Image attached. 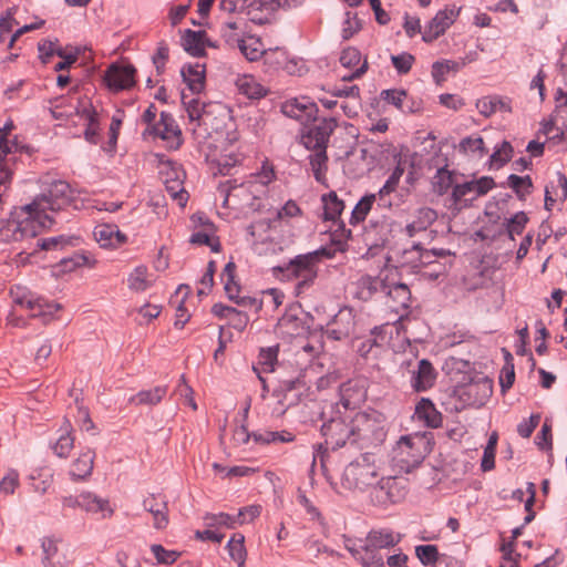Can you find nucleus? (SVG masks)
I'll return each mask as SVG.
<instances>
[{
	"mask_svg": "<svg viewBox=\"0 0 567 567\" xmlns=\"http://www.w3.org/2000/svg\"><path fill=\"white\" fill-rule=\"evenodd\" d=\"M377 195L374 194H368L364 195L354 206V208L351 212V218L350 223L352 225H357L361 221H363L369 212L372 209L373 205L375 204Z\"/></svg>",
	"mask_w": 567,
	"mask_h": 567,
	"instance_id": "nucleus-46",
	"label": "nucleus"
},
{
	"mask_svg": "<svg viewBox=\"0 0 567 567\" xmlns=\"http://www.w3.org/2000/svg\"><path fill=\"white\" fill-rule=\"evenodd\" d=\"M346 548L363 567H385L383 557L369 555L365 539H347Z\"/></svg>",
	"mask_w": 567,
	"mask_h": 567,
	"instance_id": "nucleus-27",
	"label": "nucleus"
},
{
	"mask_svg": "<svg viewBox=\"0 0 567 567\" xmlns=\"http://www.w3.org/2000/svg\"><path fill=\"white\" fill-rule=\"evenodd\" d=\"M415 555L425 566H432L439 558V551L435 545H420L415 547Z\"/></svg>",
	"mask_w": 567,
	"mask_h": 567,
	"instance_id": "nucleus-59",
	"label": "nucleus"
},
{
	"mask_svg": "<svg viewBox=\"0 0 567 567\" xmlns=\"http://www.w3.org/2000/svg\"><path fill=\"white\" fill-rule=\"evenodd\" d=\"M275 179V172L271 165L264 164L261 171L251 176V179L241 183L240 185H234L229 188V196L240 197L248 193L252 198H257L258 194L264 192V188Z\"/></svg>",
	"mask_w": 567,
	"mask_h": 567,
	"instance_id": "nucleus-14",
	"label": "nucleus"
},
{
	"mask_svg": "<svg viewBox=\"0 0 567 567\" xmlns=\"http://www.w3.org/2000/svg\"><path fill=\"white\" fill-rule=\"evenodd\" d=\"M235 262L229 261L225 265L220 274V279L224 282L225 292L227 297L233 301H236V299L239 297V285L235 281Z\"/></svg>",
	"mask_w": 567,
	"mask_h": 567,
	"instance_id": "nucleus-42",
	"label": "nucleus"
},
{
	"mask_svg": "<svg viewBox=\"0 0 567 567\" xmlns=\"http://www.w3.org/2000/svg\"><path fill=\"white\" fill-rule=\"evenodd\" d=\"M94 238L102 248H117L126 243L127 237L116 225L101 224L94 228Z\"/></svg>",
	"mask_w": 567,
	"mask_h": 567,
	"instance_id": "nucleus-24",
	"label": "nucleus"
},
{
	"mask_svg": "<svg viewBox=\"0 0 567 567\" xmlns=\"http://www.w3.org/2000/svg\"><path fill=\"white\" fill-rule=\"evenodd\" d=\"M458 152L466 156L482 158L487 154L484 140L477 135L466 136L458 144Z\"/></svg>",
	"mask_w": 567,
	"mask_h": 567,
	"instance_id": "nucleus-36",
	"label": "nucleus"
},
{
	"mask_svg": "<svg viewBox=\"0 0 567 567\" xmlns=\"http://www.w3.org/2000/svg\"><path fill=\"white\" fill-rule=\"evenodd\" d=\"M183 176L184 172L181 168L172 167L164 179L166 192L181 207H184L188 200V193L183 185Z\"/></svg>",
	"mask_w": 567,
	"mask_h": 567,
	"instance_id": "nucleus-25",
	"label": "nucleus"
},
{
	"mask_svg": "<svg viewBox=\"0 0 567 567\" xmlns=\"http://www.w3.org/2000/svg\"><path fill=\"white\" fill-rule=\"evenodd\" d=\"M265 63L272 69H287L288 70V52L284 48L266 49L264 53Z\"/></svg>",
	"mask_w": 567,
	"mask_h": 567,
	"instance_id": "nucleus-50",
	"label": "nucleus"
},
{
	"mask_svg": "<svg viewBox=\"0 0 567 567\" xmlns=\"http://www.w3.org/2000/svg\"><path fill=\"white\" fill-rule=\"evenodd\" d=\"M386 267L380 271L377 277L369 275L362 276L355 284V297L362 301L373 298L377 292H383L385 288Z\"/></svg>",
	"mask_w": 567,
	"mask_h": 567,
	"instance_id": "nucleus-22",
	"label": "nucleus"
},
{
	"mask_svg": "<svg viewBox=\"0 0 567 567\" xmlns=\"http://www.w3.org/2000/svg\"><path fill=\"white\" fill-rule=\"evenodd\" d=\"M391 61L398 73L406 74L412 69L415 59L412 54L403 52L398 55H392Z\"/></svg>",
	"mask_w": 567,
	"mask_h": 567,
	"instance_id": "nucleus-63",
	"label": "nucleus"
},
{
	"mask_svg": "<svg viewBox=\"0 0 567 567\" xmlns=\"http://www.w3.org/2000/svg\"><path fill=\"white\" fill-rule=\"evenodd\" d=\"M334 117L322 118L319 123L308 127L301 134V144L309 151V164L313 173V177L318 183L326 182L328 171L327 147L331 134L337 127Z\"/></svg>",
	"mask_w": 567,
	"mask_h": 567,
	"instance_id": "nucleus-1",
	"label": "nucleus"
},
{
	"mask_svg": "<svg viewBox=\"0 0 567 567\" xmlns=\"http://www.w3.org/2000/svg\"><path fill=\"white\" fill-rule=\"evenodd\" d=\"M204 35L203 31L185 30L182 37L184 50L194 56L203 55L205 53Z\"/></svg>",
	"mask_w": 567,
	"mask_h": 567,
	"instance_id": "nucleus-35",
	"label": "nucleus"
},
{
	"mask_svg": "<svg viewBox=\"0 0 567 567\" xmlns=\"http://www.w3.org/2000/svg\"><path fill=\"white\" fill-rule=\"evenodd\" d=\"M493 393V381L481 377L458 390L462 402L468 406H483Z\"/></svg>",
	"mask_w": 567,
	"mask_h": 567,
	"instance_id": "nucleus-11",
	"label": "nucleus"
},
{
	"mask_svg": "<svg viewBox=\"0 0 567 567\" xmlns=\"http://www.w3.org/2000/svg\"><path fill=\"white\" fill-rule=\"evenodd\" d=\"M205 520L208 526H225L227 528H235L238 524L236 516L226 513L207 514Z\"/></svg>",
	"mask_w": 567,
	"mask_h": 567,
	"instance_id": "nucleus-61",
	"label": "nucleus"
},
{
	"mask_svg": "<svg viewBox=\"0 0 567 567\" xmlns=\"http://www.w3.org/2000/svg\"><path fill=\"white\" fill-rule=\"evenodd\" d=\"M152 133L162 140H178L181 136V130L176 125L174 117L166 112L161 113V118L153 125Z\"/></svg>",
	"mask_w": 567,
	"mask_h": 567,
	"instance_id": "nucleus-32",
	"label": "nucleus"
},
{
	"mask_svg": "<svg viewBox=\"0 0 567 567\" xmlns=\"http://www.w3.org/2000/svg\"><path fill=\"white\" fill-rule=\"evenodd\" d=\"M393 329L398 331L396 322L393 324L386 322L384 324L374 327L371 331L370 340L377 348H381L389 343Z\"/></svg>",
	"mask_w": 567,
	"mask_h": 567,
	"instance_id": "nucleus-52",
	"label": "nucleus"
},
{
	"mask_svg": "<svg viewBox=\"0 0 567 567\" xmlns=\"http://www.w3.org/2000/svg\"><path fill=\"white\" fill-rule=\"evenodd\" d=\"M435 379L436 372L433 364L427 359H422L412 370L411 386L416 392H423L434 385Z\"/></svg>",
	"mask_w": 567,
	"mask_h": 567,
	"instance_id": "nucleus-23",
	"label": "nucleus"
},
{
	"mask_svg": "<svg viewBox=\"0 0 567 567\" xmlns=\"http://www.w3.org/2000/svg\"><path fill=\"white\" fill-rule=\"evenodd\" d=\"M151 551L156 558L157 564L166 566L174 564L182 555L181 551L168 550L159 544H153L151 546Z\"/></svg>",
	"mask_w": 567,
	"mask_h": 567,
	"instance_id": "nucleus-55",
	"label": "nucleus"
},
{
	"mask_svg": "<svg viewBox=\"0 0 567 567\" xmlns=\"http://www.w3.org/2000/svg\"><path fill=\"white\" fill-rule=\"evenodd\" d=\"M365 539L370 556L383 557L381 549L394 547L401 540V535L389 528L371 529Z\"/></svg>",
	"mask_w": 567,
	"mask_h": 567,
	"instance_id": "nucleus-19",
	"label": "nucleus"
},
{
	"mask_svg": "<svg viewBox=\"0 0 567 567\" xmlns=\"http://www.w3.org/2000/svg\"><path fill=\"white\" fill-rule=\"evenodd\" d=\"M513 155V146L509 142L503 141L502 144L495 148L493 154L491 155L492 163L497 164L498 166L505 165L511 161Z\"/></svg>",
	"mask_w": 567,
	"mask_h": 567,
	"instance_id": "nucleus-62",
	"label": "nucleus"
},
{
	"mask_svg": "<svg viewBox=\"0 0 567 567\" xmlns=\"http://www.w3.org/2000/svg\"><path fill=\"white\" fill-rule=\"evenodd\" d=\"M238 91L249 99H261L267 94V89L252 75H241L236 80Z\"/></svg>",
	"mask_w": 567,
	"mask_h": 567,
	"instance_id": "nucleus-34",
	"label": "nucleus"
},
{
	"mask_svg": "<svg viewBox=\"0 0 567 567\" xmlns=\"http://www.w3.org/2000/svg\"><path fill=\"white\" fill-rule=\"evenodd\" d=\"M278 357V347L261 349L258 355V364L262 372H272Z\"/></svg>",
	"mask_w": 567,
	"mask_h": 567,
	"instance_id": "nucleus-57",
	"label": "nucleus"
},
{
	"mask_svg": "<svg viewBox=\"0 0 567 567\" xmlns=\"http://www.w3.org/2000/svg\"><path fill=\"white\" fill-rule=\"evenodd\" d=\"M167 388L164 385L155 386L151 390H142L135 395L130 398V403L136 405H156L166 395Z\"/></svg>",
	"mask_w": 567,
	"mask_h": 567,
	"instance_id": "nucleus-38",
	"label": "nucleus"
},
{
	"mask_svg": "<svg viewBox=\"0 0 567 567\" xmlns=\"http://www.w3.org/2000/svg\"><path fill=\"white\" fill-rule=\"evenodd\" d=\"M383 280L385 281L383 293L388 297V306L395 313H400L398 321H401L411 305L410 288L402 281L399 267H386V276Z\"/></svg>",
	"mask_w": 567,
	"mask_h": 567,
	"instance_id": "nucleus-8",
	"label": "nucleus"
},
{
	"mask_svg": "<svg viewBox=\"0 0 567 567\" xmlns=\"http://www.w3.org/2000/svg\"><path fill=\"white\" fill-rule=\"evenodd\" d=\"M495 182L489 176H483L480 179L457 184L453 187L452 198L455 203L462 200H474L475 198L487 194L494 188Z\"/></svg>",
	"mask_w": 567,
	"mask_h": 567,
	"instance_id": "nucleus-17",
	"label": "nucleus"
},
{
	"mask_svg": "<svg viewBox=\"0 0 567 567\" xmlns=\"http://www.w3.org/2000/svg\"><path fill=\"white\" fill-rule=\"evenodd\" d=\"M64 424L65 426L61 429L62 433L60 434L56 442L52 445L54 454L62 458L68 457L74 446V437L71 433V424L68 421H65Z\"/></svg>",
	"mask_w": 567,
	"mask_h": 567,
	"instance_id": "nucleus-41",
	"label": "nucleus"
},
{
	"mask_svg": "<svg viewBox=\"0 0 567 567\" xmlns=\"http://www.w3.org/2000/svg\"><path fill=\"white\" fill-rule=\"evenodd\" d=\"M527 223L528 217L524 212H518L513 215L506 223V231L509 239L515 240V235H520Z\"/></svg>",
	"mask_w": 567,
	"mask_h": 567,
	"instance_id": "nucleus-54",
	"label": "nucleus"
},
{
	"mask_svg": "<svg viewBox=\"0 0 567 567\" xmlns=\"http://www.w3.org/2000/svg\"><path fill=\"white\" fill-rule=\"evenodd\" d=\"M457 14L458 10L453 8H445L444 10H440L425 27L422 33L423 41L430 43L436 40L455 21Z\"/></svg>",
	"mask_w": 567,
	"mask_h": 567,
	"instance_id": "nucleus-20",
	"label": "nucleus"
},
{
	"mask_svg": "<svg viewBox=\"0 0 567 567\" xmlns=\"http://www.w3.org/2000/svg\"><path fill=\"white\" fill-rule=\"evenodd\" d=\"M324 220H336L342 213L344 204L334 192L322 196Z\"/></svg>",
	"mask_w": 567,
	"mask_h": 567,
	"instance_id": "nucleus-44",
	"label": "nucleus"
},
{
	"mask_svg": "<svg viewBox=\"0 0 567 567\" xmlns=\"http://www.w3.org/2000/svg\"><path fill=\"white\" fill-rule=\"evenodd\" d=\"M220 35L229 47H236L241 39L236 22H226L220 29Z\"/></svg>",
	"mask_w": 567,
	"mask_h": 567,
	"instance_id": "nucleus-64",
	"label": "nucleus"
},
{
	"mask_svg": "<svg viewBox=\"0 0 567 567\" xmlns=\"http://www.w3.org/2000/svg\"><path fill=\"white\" fill-rule=\"evenodd\" d=\"M277 334L287 342L308 339L310 327L303 318L286 312L277 322Z\"/></svg>",
	"mask_w": 567,
	"mask_h": 567,
	"instance_id": "nucleus-13",
	"label": "nucleus"
},
{
	"mask_svg": "<svg viewBox=\"0 0 567 567\" xmlns=\"http://www.w3.org/2000/svg\"><path fill=\"white\" fill-rule=\"evenodd\" d=\"M85 118L87 121V125L84 132L85 140L90 143L95 144L97 132H99V115L97 112L91 107L84 110Z\"/></svg>",
	"mask_w": 567,
	"mask_h": 567,
	"instance_id": "nucleus-56",
	"label": "nucleus"
},
{
	"mask_svg": "<svg viewBox=\"0 0 567 567\" xmlns=\"http://www.w3.org/2000/svg\"><path fill=\"white\" fill-rule=\"evenodd\" d=\"M302 1L303 0H223L220 2V9L227 12H235L247 8L262 10L269 7L271 10H275L276 8L298 7Z\"/></svg>",
	"mask_w": 567,
	"mask_h": 567,
	"instance_id": "nucleus-18",
	"label": "nucleus"
},
{
	"mask_svg": "<svg viewBox=\"0 0 567 567\" xmlns=\"http://www.w3.org/2000/svg\"><path fill=\"white\" fill-rule=\"evenodd\" d=\"M252 437L255 442L269 444V443H287L292 442L295 436L288 431L272 432V431H260L254 432Z\"/></svg>",
	"mask_w": 567,
	"mask_h": 567,
	"instance_id": "nucleus-51",
	"label": "nucleus"
},
{
	"mask_svg": "<svg viewBox=\"0 0 567 567\" xmlns=\"http://www.w3.org/2000/svg\"><path fill=\"white\" fill-rule=\"evenodd\" d=\"M466 65V61H452V60H444V61H436L432 65V76L434 81L440 84L445 80V75L450 72H457L463 66Z\"/></svg>",
	"mask_w": 567,
	"mask_h": 567,
	"instance_id": "nucleus-47",
	"label": "nucleus"
},
{
	"mask_svg": "<svg viewBox=\"0 0 567 567\" xmlns=\"http://www.w3.org/2000/svg\"><path fill=\"white\" fill-rule=\"evenodd\" d=\"M355 329V315L352 308L343 307L328 322L324 334L328 339L341 341L348 339Z\"/></svg>",
	"mask_w": 567,
	"mask_h": 567,
	"instance_id": "nucleus-12",
	"label": "nucleus"
},
{
	"mask_svg": "<svg viewBox=\"0 0 567 567\" xmlns=\"http://www.w3.org/2000/svg\"><path fill=\"white\" fill-rule=\"evenodd\" d=\"M420 244H414L411 248L404 249L401 254L400 266L410 267L413 272L420 271Z\"/></svg>",
	"mask_w": 567,
	"mask_h": 567,
	"instance_id": "nucleus-53",
	"label": "nucleus"
},
{
	"mask_svg": "<svg viewBox=\"0 0 567 567\" xmlns=\"http://www.w3.org/2000/svg\"><path fill=\"white\" fill-rule=\"evenodd\" d=\"M181 74L193 94L200 93L205 87V65L202 63L187 64L182 68Z\"/></svg>",
	"mask_w": 567,
	"mask_h": 567,
	"instance_id": "nucleus-29",
	"label": "nucleus"
},
{
	"mask_svg": "<svg viewBox=\"0 0 567 567\" xmlns=\"http://www.w3.org/2000/svg\"><path fill=\"white\" fill-rule=\"evenodd\" d=\"M386 437L384 415L378 411L358 412L352 417V445L361 450L377 447Z\"/></svg>",
	"mask_w": 567,
	"mask_h": 567,
	"instance_id": "nucleus-5",
	"label": "nucleus"
},
{
	"mask_svg": "<svg viewBox=\"0 0 567 567\" xmlns=\"http://www.w3.org/2000/svg\"><path fill=\"white\" fill-rule=\"evenodd\" d=\"M341 484L349 491H364L369 487L379 486L380 489H391L395 484L392 477H380L377 466L370 463L369 454L362 455L348 464L341 477Z\"/></svg>",
	"mask_w": 567,
	"mask_h": 567,
	"instance_id": "nucleus-4",
	"label": "nucleus"
},
{
	"mask_svg": "<svg viewBox=\"0 0 567 567\" xmlns=\"http://www.w3.org/2000/svg\"><path fill=\"white\" fill-rule=\"evenodd\" d=\"M414 416L429 427L436 429L442 424V414L430 399H421L415 406Z\"/></svg>",
	"mask_w": 567,
	"mask_h": 567,
	"instance_id": "nucleus-31",
	"label": "nucleus"
},
{
	"mask_svg": "<svg viewBox=\"0 0 567 567\" xmlns=\"http://www.w3.org/2000/svg\"><path fill=\"white\" fill-rule=\"evenodd\" d=\"M476 109L484 117H489L496 112H511V100L499 95L484 96L476 102Z\"/></svg>",
	"mask_w": 567,
	"mask_h": 567,
	"instance_id": "nucleus-30",
	"label": "nucleus"
},
{
	"mask_svg": "<svg viewBox=\"0 0 567 567\" xmlns=\"http://www.w3.org/2000/svg\"><path fill=\"white\" fill-rule=\"evenodd\" d=\"M425 440L419 435L401 436L392 449L391 460L393 466L400 472L410 473L417 467L427 454Z\"/></svg>",
	"mask_w": 567,
	"mask_h": 567,
	"instance_id": "nucleus-7",
	"label": "nucleus"
},
{
	"mask_svg": "<svg viewBox=\"0 0 567 567\" xmlns=\"http://www.w3.org/2000/svg\"><path fill=\"white\" fill-rule=\"evenodd\" d=\"M30 206L16 207L7 219H0V243L11 244L35 237L50 227L48 218L38 219Z\"/></svg>",
	"mask_w": 567,
	"mask_h": 567,
	"instance_id": "nucleus-3",
	"label": "nucleus"
},
{
	"mask_svg": "<svg viewBox=\"0 0 567 567\" xmlns=\"http://www.w3.org/2000/svg\"><path fill=\"white\" fill-rule=\"evenodd\" d=\"M136 70L132 64H111L104 74L107 87L113 92L128 90L135 84Z\"/></svg>",
	"mask_w": 567,
	"mask_h": 567,
	"instance_id": "nucleus-15",
	"label": "nucleus"
},
{
	"mask_svg": "<svg viewBox=\"0 0 567 567\" xmlns=\"http://www.w3.org/2000/svg\"><path fill=\"white\" fill-rule=\"evenodd\" d=\"M42 549H43V564L51 565L53 567H64L71 560L66 557L58 556V543L53 538H44L42 540Z\"/></svg>",
	"mask_w": 567,
	"mask_h": 567,
	"instance_id": "nucleus-40",
	"label": "nucleus"
},
{
	"mask_svg": "<svg viewBox=\"0 0 567 567\" xmlns=\"http://www.w3.org/2000/svg\"><path fill=\"white\" fill-rule=\"evenodd\" d=\"M434 189L439 195H444L453 185V176L452 173L445 168H441L437 171L434 177Z\"/></svg>",
	"mask_w": 567,
	"mask_h": 567,
	"instance_id": "nucleus-60",
	"label": "nucleus"
},
{
	"mask_svg": "<svg viewBox=\"0 0 567 567\" xmlns=\"http://www.w3.org/2000/svg\"><path fill=\"white\" fill-rule=\"evenodd\" d=\"M71 198V187L69 183L59 179L52 182L45 192L38 195L27 205L30 206L34 215H38V219L48 218L51 227L54 220L47 214V210L59 212L70 204Z\"/></svg>",
	"mask_w": 567,
	"mask_h": 567,
	"instance_id": "nucleus-6",
	"label": "nucleus"
},
{
	"mask_svg": "<svg viewBox=\"0 0 567 567\" xmlns=\"http://www.w3.org/2000/svg\"><path fill=\"white\" fill-rule=\"evenodd\" d=\"M145 511L153 515V526L156 529H164L168 525L167 502L154 495H150L143 501Z\"/></svg>",
	"mask_w": 567,
	"mask_h": 567,
	"instance_id": "nucleus-26",
	"label": "nucleus"
},
{
	"mask_svg": "<svg viewBox=\"0 0 567 567\" xmlns=\"http://www.w3.org/2000/svg\"><path fill=\"white\" fill-rule=\"evenodd\" d=\"M212 312L218 318H230L231 316L239 317V322L234 323V328L238 330H243L249 321V318L245 312L223 303H215L212 307Z\"/></svg>",
	"mask_w": 567,
	"mask_h": 567,
	"instance_id": "nucleus-48",
	"label": "nucleus"
},
{
	"mask_svg": "<svg viewBox=\"0 0 567 567\" xmlns=\"http://www.w3.org/2000/svg\"><path fill=\"white\" fill-rule=\"evenodd\" d=\"M497 444V434L493 433L484 449L481 467L484 472L491 471L495 466V450Z\"/></svg>",
	"mask_w": 567,
	"mask_h": 567,
	"instance_id": "nucleus-58",
	"label": "nucleus"
},
{
	"mask_svg": "<svg viewBox=\"0 0 567 567\" xmlns=\"http://www.w3.org/2000/svg\"><path fill=\"white\" fill-rule=\"evenodd\" d=\"M182 102L184 104L189 122L196 124L197 126L207 127L209 125L212 115L221 109L219 104L204 103L199 99L195 97L187 101V95L184 92L182 93Z\"/></svg>",
	"mask_w": 567,
	"mask_h": 567,
	"instance_id": "nucleus-16",
	"label": "nucleus"
},
{
	"mask_svg": "<svg viewBox=\"0 0 567 567\" xmlns=\"http://www.w3.org/2000/svg\"><path fill=\"white\" fill-rule=\"evenodd\" d=\"M236 47L249 61H256L264 56L266 50L261 41L255 37L241 38Z\"/></svg>",
	"mask_w": 567,
	"mask_h": 567,
	"instance_id": "nucleus-39",
	"label": "nucleus"
},
{
	"mask_svg": "<svg viewBox=\"0 0 567 567\" xmlns=\"http://www.w3.org/2000/svg\"><path fill=\"white\" fill-rule=\"evenodd\" d=\"M282 113L291 118H296L302 123H308L317 120L318 107L313 102L302 97L301 100L293 99L282 104Z\"/></svg>",
	"mask_w": 567,
	"mask_h": 567,
	"instance_id": "nucleus-21",
	"label": "nucleus"
},
{
	"mask_svg": "<svg viewBox=\"0 0 567 567\" xmlns=\"http://www.w3.org/2000/svg\"><path fill=\"white\" fill-rule=\"evenodd\" d=\"M507 185L515 192L516 196L520 200H525L532 193L533 188V182L529 175L518 176L511 174L507 177Z\"/></svg>",
	"mask_w": 567,
	"mask_h": 567,
	"instance_id": "nucleus-45",
	"label": "nucleus"
},
{
	"mask_svg": "<svg viewBox=\"0 0 567 567\" xmlns=\"http://www.w3.org/2000/svg\"><path fill=\"white\" fill-rule=\"evenodd\" d=\"M11 297L14 305L28 309L32 317L51 316L60 309V305L49 302L22 287L11 289Z\"/></svg>",
	"mask_w": 567,
	"mask_h": 567,
	"instance_id": "nucleus-10",
	"label": "nucleus"
},
{
	"mask_svg": "<svg viewBox=\"0 0 567 567\" xmlns=\"http://www.w3.org/2000/svg\"><path fill=\"white\" fill-rule=\"evenodd\" d=\"M94 453L91 450L82 452L72 463L70 474L74 478H85L91 475L93 470Z\"/></svg>",
	"mask_w": 567,
	"mask_h": 567,
	"instance_id": "nucleus-37",
	"label": "nucleus"
},
{
	"mask_svg": "<svg viewBox=\"0 0 567 567\" xmlns=\"http://www.w3.org/2000/svg\"><path fill=\"white\" fill-rule=\"evenodd\" d=\"M127 285L131 290L136 292L145 291L151 287L152 282L148 279L147 268L144 266L136 267L127 278Z\"/></svg>",
	"mask_w": 567,
	"mask_h": 567,
	"instance_id": "nucleus-49",
	"label": "nucleus"
},
{
	"mask_svg": "<svg viewBox=\"0 0 567 567\" xmlns=\"http://www.w3.org/2000/svg\"><path fill=\"white\" fill-rule=\"evenodd\" d=\"M320 431L327 447L336 450L347 444L352 445V419L347 423L340 415L331 416L323 422Z\"/></svg>",
	"mask_w": 567,
	"mask_h": 567,
	"instance_id": "nucleus-9",
	"label": "nucleus"
},
{
	"mask_svg": "<svg viewBox=\"0 0 567 567\" xmlns=\"http://www.w3.org/2000/svg\"><path fill=\"white\" fill-rule=\"evenodd\" d=\"M364 393L357 382L348 381L340 385V403L346 410L355 409Z\"/></svg>",
	"mask_w": 567,
	"mask_h": 567,
	"instance_id": "nucleus-33",
	"label": "nucleus"
},
{
	"mask_svg": "<svg viewBox=\"0 0 567 567\" xmlns=\"http://www.w3.org/2000/svg\"><path fill=\"white\" fill-rule=\"evenodd\" d=\"M331 257L332 254L329 249L319 248L307 254L297 255L284 266L274 267L272 271L278 278L296 280V295L300 296L315 282L318 276V265L321 260Z\"/></svg>",
	"mask_w": 567,
	"mask_h": 567,
	"instance_id": "nucleus-2",
	"label": "nucleus"
},
{
	"mask_svg": "<svg viewBox=\"0 0 567 567\" xmlns=\"http://www.w3.org/2000/svg\"><path fill=\"white\" fill-rule=\"evenodd\" d=\"M245 537L243 534H234L233 537L227 543V550L233 560H235L238 564V567H244L247 551L245 548Z\"/></svg>",
	"mask_w": 567,
	"mask_h": 567,
	"instance_id": "nucleus-43",
	"label": "nucleus"
},
{
	"mask_svg": "<svg viewBox=\"0 0 567 567\" xmlns=\"http://www.w3.org/2000/svg\"><path fill=\"white\" fill-rule=\"evenodd\" d=\"M80 507L91 514H101L102 518H107L113 515V508L110 502L91 492L80 494Z\"/></svg>",
	"mask_w": 567,
	"mask_h": 567,
	"instance_id": "nucleus-28",
	"label": "nucleus"
}]
</instances>
